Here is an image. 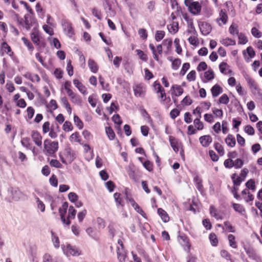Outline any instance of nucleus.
I'll return each mask as SVG.
<instances>
[{
  "label": "nucleus",
  "instance_id": "1",
  "mask_svg": "<svg viewBox=\"0 0 262 262\" xmlns=\"http://www.w3.org/2000/svg\"><path fill=\"white\" fill-rule=\"evenodd\" d=\"M27 195L17 187H11L8 189V194L6 200L9 202L25 200Z\"/></svg>",
  "mask_w": 262,
  "mask_h": 262
},
{
  "label": "nucleus",
  "instance_id": "2",
  "mask_svg": "<svg viewBox=\"0 0 262 262\" xmlns=\"http://www.w3.org/2000/svg\"><path fill=\"white\" fill-rule=\"evenodd\" d=\"M68 207V203H64L62 204V208H60L59 209V212L62 222L64 224L69 225L71 224L70 219H73L75 218L76 214V210L74 208L73 206H70L68 210V219L66 220L64 217V215L66 213Z\"/></svg>",
  "mask_w": 262,
  "mask_h": 262
},
{
  "label": "nucleus",
  "instance_id": "3",
  "mask_svg": "<svg viewBox=\"0 0 262 262\" xmlns=\"http://www.w3.org/2000/svg\"><path fill=\"white\" fill-rule=\"evenodd\" d=\"M58 149V143L57 141H52L46 139L43 142V152L47 155H52Z\"/></svg>",
  "mask_w": 262,
  "mask_h": 262
},
{
  "label": "nucleus",
  "instance_id": "4",
  "mask_svg": "<svg viewBox=\"0 0 262 262\" xmlns=\"http://www.w3.org/2000/svg\"><path fill=\"white\" fill-rule=\"evenodd\" d=\"M185 5L188 7L189 12L193 15H198L200 13L202 6L198 2H192V0H185Z\"/></svg>",
  "mask_w": 262,
  "mask_h": 262
},
{
  "label": "nucleus",
  "instance_id": "5",
  "mask_svg": "<svg viewBox=\"0 0 262 262\" xmlns=\"http://www.w3.org/2000/svg\"><path fill=\"white\" fill-rule=\"evenodd\" d=\"M59 158L61 162L65 164H71L75 159L74 152L70 149H66L59 154Z\"/></svg>",
  "mask_w": 262,
  "mask_h": 262
},
{
  "label": "nucleus",
  "instance_id": "6",
  "mask_svg": "<svg viewBox=\"0 0 262 262\" xmlns=\"http://www.w3.org/2000/svg\"><path fill=\"white\" fill-rule=\"evenodd\" d=\"M170 144L175 152H178L180 150V154L183 159H184V150L182 149L181 143L177 139L172 136H170L169 138Z\"/></svg>",
  "mask_w": 262,
  "mask_h": 262
},
{
  "label": "nucleus",
  "instance_id": "7",
  "mask_svg": "<svg viewBox=\"0 0 262 262\" xmlns=\"http://www.w3.org/2000/svg\"><path fill=\"white\" fill-rule=\"evenodd\" d=\"M61 23L65 34L69 37H72L74 34V31L72 23L66 19H62Z\"/></svg>",
  "mask_w": 262,
  "mask_h": 262
},
{
  "label": "nucleus",
  "instance_id": "8",
  "mask_svg": "<svg viewBox=\"0 0 262 262\" xmlns=\"http://www.w3.org/2000/svg\"><path fill=\"white\" fill-rule=\"evenodd\" d=\"M0 48L1 54L2 56L6 54L9 55L12 60H15L16 56L14 55V52L12 51L10 46L6 42H3L1 43Z\"/></svg>",
  "mask_w": 262,
  "mask_h": 262
},
{
  "label": "nucleus",
  "instance_id": "9",
  "mask_svg": "<svg viewBox=\"0 0 262 262\" xmlns=\"http://www.w3.org/2000/svg\"><path fill=\"white\" fill-rule=\"evenodd\" d=\"M134 95L137 97H143L146 92V87L143 83L136 84L133 86Z\"/></svg>",
  "mask_w": 262,
  "mask_h": 262
},
{
  "label": "nucleus",
  "instance_id": "10",
  "mask_svg": "<svg viewBox=\"0 0 262 262\" xmlns=\"http://www.w3.org/2000/svg\"><path fill=\"white\" fill-rule=\"evenodd\" d=\"M62 248L64 253H65L68 256L70 255L76 256L79 254L77 249L76 248L71 246L69 244L62 246Z\"/></svg>",
  "mask_w": 262,
  "mask_h": 262
},
{
  "label": "nucleus",
  "instance_id": "11",
  "mask_svg": "<svg viewBox=\"0 0 262 262\" xmlns=\"http://www.w3.org/2000/svg\"><path fill=\"white\" fill-rule=\"evenodd\" d=\"M195 112H197L199 114V115L196 116V118L193 121L194 125L198 130H202L204 128V124L203 122L200 121V119L202 117L201 107L197 106Z\"/></svg>",
  "mask_w": 262,
  "mask_h": 262
},
{
  "label": "nucleus",
  "instance_id": "12",
  "mask_svg": "<svg viewBox=\"0 0 262 262\" xmlns=\"http://www.w3.org/2000/svg\"><path fill=\"white\" fill-rule=\"evenodd\" d=\"M200 29L203 35H208L212 30V27L210 24L206 22L201 23L200 25Z\"/></svg>",
  "mask_w": 262,
  "mask_h": 262
},
{
  "label": "nucleus",
  "instance_id": "13",
  "mask_svg": "<svg viewBox=\"0 0 262 262\" xmlns=\"http://www.w3.org/2000/svg\"><path fill=\"white\" fill-rule=\"evenodd\" d=\"M201 145L204 147H208L212 142V138L210 135H204L199 138Z\"/></svg>",
  "mask_w": 262,
  "mask_h": 262
},
{
  "label": "nucleus",
  "instance_id": "14",
  "mask_svg": "<svg viewBox=\"0 0 262 262\" xmlns=\"http://www.w3.org/2000/svg\"><path fill=\"white\" fill-rule=\"evenodd\" d=\"M31 136L35 144L38 146H41L42 145V137L41 135L38 132L33 130L31 132Z\"/></svg>",
  "mask_w": 262,
  "mask_h": 262
},
{
  "label": "nucleus",
  "instance_id": "15",
  "mask_svg": "<svg viewBox=\"0 0 262 262\" xmlns=\"http://www.w3.org/2000/svg\"><path fill=\"white\" fill-rule=\"evenodd\" d=\"M228 19V15L226 13L225 10H221L220 14L219 17L217 18L216 21L220 26L225 25L226 24Z\"/></svg>",
  "mask_w": 262,
  "mask_h": 262
},
{
  "label": "nucleus",
  "instance_id": "16",
  "mask_svg": "<svg viewBox=\"0 0 262 262\" xmlns=\"http://www.w3.org/2000/svg\"><path fill=\"white\" fill-rule=\"evenodd\" d=\"M127 253L124 248H117V258L119 262H125Z\"/></svg>",
  "mask_w": 262,
  "mask_h": 262
},
{
  "label": "nucleus",
  "instance_id": "17",
  "mask_svg": "<svg viewBox=\"0 0 262 262\" xmlns=\"http://www.w3.org/2000/svg\"><path fill=\"white\" fill-rule=\"evenodd\" d=\"M178 241L179 243L184 247L185 250H189L190 245L188 242V239L185 236L180 235L178 236Z\"/></svg>",
  "mask_w": 262,
  "mask_h": 262
},
{
  "label": "nucleus",
  "instance_id": "18",
  "mask_svg": "<svg viewBox=\"0 0 262 262\" xmlns=\"http://www.w3.org/2000/svg\"><path fill=\"white\" fill-rule=\"evenodd\" d=\"M213 98L217 97L223 92V88L217 84L213 85L210 90Z\"/></svg>",
  "mask_w": 262,
  "mask_h": 262
},
{
  "label": "nucleus",
  "instance_id": "19",
  "mask_svg": "<svg viewBox=\"0 0 262 262\" xmlns=\"http://www.w3.org/2000/svg\"><path fill=\"white\" fill-rule=\"evenodd\" d=\"M171 90L173 91L172 95H174L176 96H180L183 93V89L181 85L174 84L171 86Z\"/></svg>",
  "mask_w": 262,
  "mask_h": 262
},
{
  "label": "nucleus",
  "instance_id": "20",
  "mask_svg": "<svg viewBox=\"0 0 262 262\" xmlns=\"http://www.w3.org/2000/svg\"><path fill=\"white\" fill-rule=\"evenodd\" d=\"M188 29L186 31V34L187 35H191V34H195L197 33L196 31L194 28L193 25V21L191 19L188 20Z\"/></svg>",
  "mask_w": 262,
  "mask_h": 262
},
{
  "label": "nucleus",
  "instance_id": "21",
  "mask_svg": "<svg viewBox=\"0 0 262 262\" xmlns=\"http://www.w3.org/2000/svg\"><path fill=\"white\" fill-rule=\"evenodd\" d=\"M167 29L170 33L172 34L176 33L179 30L178 23L172 21L170 24L167 25Z\"/></svg>",
  "mask_w": 262,
  "mask_h": 262
},
{
  "label": "nucleus",
  "instance_id": "22",
  "mask_svg": "<svg viewBox=\"0 0 262 262\" xmlns=\"http://www.w3.org/2000/svg\"><path fill=\"white\" fill-rule=\"evenodd\" d=\"M246 51L248 54L249 57H247L246 51H243V54L245 58L247 61H249L250 58L254 57L255 56V51L251 47H249L247 48Z\"/></svg>",
  "mask_w": 262,
  "mask_h": 262
},
{
  "label": "nucleus",
  "instance_id": "23",
  "mask_svg": "<svg viewBox=\"0 0 262 262\" xmlns=\"http://www.w3.org/2000/svg\"><path fill=\"white\" fill-rule=\"evenodd\" d=\"M214 74L211 69H209L204 73L205 80H203V82L206 83L214 79Z\"/></svg>",
  "mask_w": 262,
  "mask_h": 262
},
{
  "label": "nucleus",
  "instance_id": "24",
  "mask_svg": "<svg viewBox=\"0 0 262 262\" xmlns=\"http://www.w3.org/2000/svg\"><path fill=\"white\" fill-rule=\"evenodd\" d=\"M197 36V33L190 35L188 39L189 43L195 47L198 46L199 44V40Z\"/></svg>",
  "mask_w": 262,
  "mask_h": 262
},
{
  "label": "nucleus",
  "instance_id": "25",
  "mask_svg": "<svg viewBox=\"0 0 262 262\" xmlns=\"http://www.w3.org/2000/svg\"><path fill=\"white\" fill-rule=\"evenodd\" d=\"M88 66L92 72L96 73L98 71V66L94 60L90 59L88 60Z\"/></svg>",
  "mask_w": 262,
  "mask_h": 262
},
{
  "label": "nucleus",
  "instance_id": "26",
  "mask_svg": "<svg viewBox=\"0 0 262 262\" xmlns=\"http://www.w3.org/2000/svg\"><path fill=\"white\" fill-rule=\"evenodd\" d=\"M31 38L33 42L37 45L39 44L40 42V37L39 35V32L37 30H35L33 31L31 34Z\"/></svg>",
  "mask_w": 262,
  "mask_h": 262
},
{
  "label": "nucleus",
  "instance_id": "27",
  "mask_svg": "<svg viewBox=\"0 0 262 262\" xmlns=\"http://www.w3.org/2000/svg\"><path fill=\"white\" fill-rule=\"evenodd\" d=\"M225 142L227 145L231 147L235 145L236 141L234 137L230 134H229L225 139Z\"/></svg>",
  "mask_w": 262,
  "mask_h": 262
},
{
  "label": "nucleus",
  "instance_id": "28",
  "mask_svg": "<svg viewBox=\"0 0 262 262\" xmlns=\"http://www.w3.org/2000/svg\"><path fill=\"white\" fill-rule=\"evenodd\" d=\"M232 206L236 212L242 215H244L245 213V209L242 205L239 204L232 203Z\"/></svg>",
  "mask_w": 262,
  "mask_h": 262
},
{
  "label": "nucleus",
  "instance_id": "29",
  "mask_svg": "<svg viewBox=\"0 0 262 262\" xmlns=\"http://www.w3.org/2000/svg\"><path fill=\"white\" fill-rule=\"evenodd\" d=\"M60 100L63 105L66 108L68 114H71L72 113V108L67 98L66 97H62L60 98Z\"/></svg>",
  "mask_w": 262,
  "mask_h": 262
},
{
  "label": "nucleus",
  "instance_id": "30",
  "mask_svg": "<svg viewBox=\"0 0 262 262\" xmlns=\"http://www.w3.org/2000/svg\"><path fill=\"white\" fill-rule=\"evenodd\" d=\"M158 213L160 216L163 222H167L169 221V216L167 213L162 208H159L158 209Z\"/></svg>",
  "mask_w": 262,
  "mask_h": 262
},
{
  "label": "nucleus",
  "instance_id": "31",
  "mask_svg": "<svg viewBox=\"0 0 262 262\" xmlns=\"http://www.w3.org/2000/svg\"><path fill=\"white\" fill-rule=\"evenodd\" d=\"M70 99L71 102L75 104L78 105H81L82 103V100L80 96L75 94L73 96H72Z\"/></svg>",
  "mask_w": 262,
  "mask_h": 262
},
{
  "label": "nucleus",
  "instance_id": "32",
  "mask_svg": "<svg viewBox=\"0 0 262 262\" xmlns=\"http://www.w3.org/2000/svg\"><path fill=\"white\" fill-rule=\"evenodd\" d=\"M169 60L172 61V69L174 70H178L181 64V60L178 58L172 60V57H169Z\"/></svg>",
  "mask_w": 262,
  "mask_h": 262
},
{
  "label": "nucleus",
  "instance_id": "33",
  "mask_svg": "<svg viewBox=\"0 0 262 262\" xmlns=\"http://www.w3.org/2000/svg\"><path fill=\"white\" fill-rule=\"evenodd\" d=\"M69 140L71 142L80 143V136L78 132L73 133L70 137Z\"/></svg>",
  "mask_w": 262,
  "mask_h": 262
},
{
  "label": "nucleus",
  "instance_id": "34",
  "mask_svg": "<svg viewBox=\"0 0 262 262\" xmlns=\"http://www.w3.org/2000/svg\"><path fill=\"white\" fill-rule=\"evenodd\" d=\"M228 239L229 241V243L230 246L232 247L233 248H236L237 247V244L236 242L235 241V237L234 235L232 234H229L228 236Z\"/></svg>",
  "mask_w": 262,
  "mask_h": 262
},
{
  "label": "nucleus",
  "instance_id": "35",
  "mask_svg": "<svg viewBox=\"0 0 262 262\" xmlns=\"http://www.w3.org/2000/svg\"><path fill=\"white\" fill-rule=\"evenodd\" d=\"M220 42L222 45L225 46H233L235 45V41L229 38L222 39Z\"/></svg>",
  "mask_w": 262,
  "mask_h": 262
},
{
  "label": "nucleus",
  "instance_id": "36",
  "mask_svg": "<svg viewBox=\"0 0 262 262\" xmlns=\"http://www.w3.org/2000/svg\"><path fill=\"white\" fill-rule=\"evenodd\" d=\"M35 199L37 208L42 212H44L45 210V205L44 203L37 196H35Z\"/></svg>",
  "mask_w": 262,
  "mask_h": 262
},
{
  "label": "nucleus",
  "instance_id": "37",
  "mask_svg": "<svg viewBox=\"0 0 262 262\" xmlns=\"http://www.w3.org/2000/svg\"><path fill=\"white\" fill-rule=\"evenodd\" d=\"M210 213L212 216L214 217L216 219H222V216L221 214H220L217 210L212 206L210 207Z\"/></svg>",
  "mask_w": 262,
  "mask_h": 262
},
{
  "label": "nucleus",
  "instance_id": "38",
  "mask_svg": "<svg viewBox=\"0 0 262 262\" xmlns=\"http://www.w3.org/2000/svg\"><path fill=\"white\" fill-rule=\"evenodd\" d=\"M194 181L197 189L200 192H202L203 190V187L202 184L201 179L199 177L196 176L194 178Z\"/></svg>",
  "mask_w": 262,
  "mask_h": 262
},
{
  "label": "nucleus",
  "instance_id": "39",
  "mask_svg": "<svg viewBox=\"0 0 262 262\" xmlns=\"http://www.w3.org/2000/svg\"><path fill=\"white\" fill-rule=\"evenodd\" d=\"M52 235V241L55 248H58L60 246V242L58 237L53 231L51 232Z\"/></svg>",
  "mask_w": 262,
  "mask_h": 262
},
{
  "label": "nucleus",
  "instance_id": "40",
  "mask_svg": "<svg viewBox=\"0 0 262 262\" xmlns=\"http://www.w3.org/2000/svg\"><path fill=\"white\" fill-rule=\"evenodd\" d=\"M74 121L75 124L79 129H82L83 127V123L81 120L76 115L74 116Z\"/></svg>",
  "mask_w": 262,
  "mask_h": 262
},
{
  "label": "nucleus",
  "instance_id": "41",
  "mask_svg": "<svg viewBox=\"0 0 262 262\" xmlns=\"http://www.w3.org/2000/svg\"><path fill=\"white\" fill-rule=\"evenodd\" d=\"M156 2L155 1H150L146 3V7L147 11L149 12L154 11L155 9Z\"/></svg>",
  "mask_w": 262,
  "mask_h": 262
},
{
  "label": "nucleus",
  "instance_id": "42",
  "mask_svg": "<svg viewBox=\"0 0 262 262\" xmlns=\"http://www.w3.org/2000/svg\"><path fill=\"white\" fill-rule=\"evenodd\" d=\"M105 132L110 140H112L115 138V134L111 127H106Z\"/></svg>",
  "mask_w": 262,
  "mask_h": 262
},
{
  "label": "nucleus",
  "instance_id": "43",
  "mask_svg": "<svg viewBox=\"0 0 262 262\" xmlns=\"http://www.w3.org/2000/svg\"><path fill=\"white\" fill-rule=\"evenodd\" d=\"M214 148L221 156H223L225 154L224 148L219 143H215L214 144Z\"/></svg>",
  "mask_w": 262,
  "mask_h": 262
},
{
  "label": "nucleus",
  "instance_id": "44",
  "mask_svg": "<svg viewBox=\"0 0 262 262\" xmlns=\"http://www.w3.org/2000/svg\"><path fill=\"white\" fill-rule=\"evenodd\" d=\"M153 87L154 91L157 93L159 94L160 92L162 91L164 89L162 88L159 82L157 81H155L153 83Z\"/></svg>",
  "mask_w": 262,
  "mask_h": 262
},
{
  "label": "nucleus",
  "instance_id": "45",
  "mask_svg": "<svg viewBox=\"0 0 262 262\" xmlns=\"http://www.w3.org/2000/svg\"><path fill=\"white\" fill-rule=\"evenodd\" d=\"M230 33L234 36L238 34V27L235 24H232L229 29Z\"/></svg>",
  "mask_w": 262,
  "mask_h": 262
},
{
  "label": "nucleus",
  "instance_id": "46",
  "mask_svg": "<svg viewBox=\"0 0 262 262\" xmlns=\"http://www.w3.org/2000/svg\"><path fill=\"white\" fill-rule=\"evenodd\" d=\"M21 40L23 41L24 45L28 48V50L30 51H33L34 50V47L32 46L31 42L25 37H22Z\"/></svg>",
  "mask_w": 262,
  "mask_h": 262
},
{
  "label": "nucleus",
  "instance_id": "47",
  "mask_svg": "<svg viewBox=\"0 0 262 262\" xmlns=\"http://www.w3.org/2000/svg\"><path fill=\"white\" fill-rule=\"evenodd\" d=\"M165 36V32L163 31L158 30L156 32L155 39L157 41L161 40Z\"/></svg>",
  "mask_w": 262,
  "mask_h": 262
},
{
  "label": "nucleus",
  "instance_id": "48",
  "mask_svg": "<svg viewBox=\"0 0 262 262\" xmlns=\"http://www.w3.org/2000/svg\"><path fill=\"white\" fill-rule=\"evenodd\" d=\"M114 197L117 204V206L121 205V206H123V204L122 203V200L120 198V194L119 193H115L114 194Z\"/></svg>",
  "mask_w": 262,
  "mask_h": 262
},
{
  "label": "nucleus",
  "instance_id": "49",
  "mask_svg": "<svg viewBox=\"0 0 262 262\" xmlns=\"http://www.w3.org/2000/svg\"><path fill=\"white\" fill-rule=\"evenodd\" d=\"M209 239L211 245L213 246H216L218 243V239L216 235L214 233H211L209 235Z\"/></svg>",
  "mask_w": 262,
  "mask_h": 262
},
{
  "label": "nucleus",
  "instance_id": "50",
  "mask_svg": "<svg viewBox=\"0 0 262 262\" xmlns=\"http://www.w3.org/2000/svg\"><path fill=\"white\" fill-rule=\"evenodd\" d=\"M158 94V97L160 99V101L161 103H164L167 99V98L166 97V93L164 90L160 92ZM168 99L169 101L170 100L169 97H168Z\"/></svg>",
  "mask_w": 262,
  "mask_h": 262
},
{
  "label": "nucleus",
  "instance_id": "51",
  "mask_svg": "<svg viewBox=\"0 0 262 262\" xmlns=\"http://www.w3.org/2000/svg\"><path fill=\"white\" fill-rule=\"evenodd\" d=\"M229 102V98L227 94L222 95L219 98V102L224 104H227Z\"/></svg>",
  "mask_w": 262,
  "mask_h": 262
},
{
  "label": "nucleus",
  "instance_id": "52",
  "mask_svg": "<svg viewBox=\"0 0 262 262\" xmlns=\"http://www.w3.org/2000/svg\"><path fill=\"white\" fill-rule=\"evenodd\" d=\"M196 79V72L194 70L191 71L187 75V79L189 81H194Z\"/></svg>",
  "mask_w": 262,
  "mask_h": 262
},
{
  "label": "nucleus",
  "instance_id": "53",
  "mask_svg": "<svg viewBox=\"0 0 262 262\" xmlns=\"http://www.w3.org/2000/svg\"><path fill=\"white\" fill-rule=\"evenodd\" d=\"M50 164L51 166L58 168H61L62 167V164L59 161L56 159L51 160L50 162Z\"/></svg>",
  "mask_w": 262,
  "mask_h": 262
},
{
  "label": "nucleus",
  "instance_id": "54",
  "mask_svg": "<svg viewBox=\"0 0 262 262\" xmlns=\"http://www.w3.org/2000/svg\"><path fill=\"white\" fill-rule=\"evenodd\" d=\"M247 82L250 88L257 90V85L256 82L252 78H248L247 79Z\"/></svg>",
  "mask_w": 262,
  "mask_h": 262
},
{
  "label": "nucleus",
  "instance_id": "55",
  "mask_svg": "<svg viewBox=\"0 0 262 262\" xmlns=\"http://www.w3.org/2000/svg\"><path fill=\"white\" fill-rule=\"evenodd\" d=\"M244 130L247 134L251 136L253 135L255 133L254 128L250 125H246L245 127Z\"/></svg>",
  "mask_w": 262,
  "mask_h": 262
},
{
  "label": "nucleus",
  "instance_id": "56",
  "mask_svg": "<svg viewBox=\"0 0 262 262\" xmlns=\"http://www.w3.org/2000/svg\"><path fill=\"white\" fill-rule=\"evenodd\" d=\"M105 10L108 16L110 17L115 16L116 14L115 11L112 8L110 5H108L107 7L105 6Z\"/></svg>",
  "mask_w": 262,
  "mask_h": 262
},
{
  "label": "nucleus",
  "instance_id": "57",
  "mask_svg": "<svg viewBox=\"0 0 262 262\" xmlns=\"http://www.w3.org/2000/svg\"><path fill=\"white\" fill-rule=\"evenodd\" d=\"M238 43L239 44L245 45L248 42L247 38L242 33L238 34Z\"/></svg>",
  "mask_w": 262,
  "mask_h": 262
},
{
  "label": "nucleus",
  "instance_id": "58",
  "mask_svg": "<svg viewBox=\"0 0 262 262\" xmlns=\"http://www.w3.org/2000/svg\"><path fill=\"white\" fill-rule=\"evenodd\" d=\"M235 176V174H234L232 177V180H233V182L234 183V187H235V188H238V187L240 185L242 181V180L239 177H237V178H235V177H234Z\"/></svg>",
  "mask_w": 262,
  "mask_h": 262
},
{
  "label": "nucleus",
  "instance_id": "59",
  "mask_svg": "<svg viewBox=\"0 0 262 262\" xmlns=\"http://www.w3.org/2000/svg\"><path fill=\"white\" fill-rule=\"evenodd\" d=\"M73 128L72 124L69 121H66L63 125V129L66 132L71 131Z\"/></svg>",
  "mask_w": 262,
  "mask_h": 262
},
{
  "label": "nucleus",
  "instance_id": "60",
  "mask_svg": "<svg viewBox=\"0 0 262 262\" xmlns=\"http://www.w3.org/2000/svg\"><path fill=\"white\" fill-rule=\"evenodd\" d=\"M189 68L190 64L189 63L186 62L184 63L180 72V74L182 76H184Z\"/></svg>",
  "mask_w": 262,
  "mask_h": 262
},
{
  "label": "nucleus",
  "instance_id": "61",
  "mask_svg": "<svg viewBox=\"0 0 262 262\" xmlns=\"http://www.w3.org/2000/svg\"><path fill=\"white\" fill-rule=\"evenodd\" d=\"M246 185L247 188L252 190H255V182L253 180L250 179L246 183Z\"/></svg>",
  "mask_w": 262,
  "mask_h": 262
},
{
  "label": "nucleus",
  "instance_id": "62",
  "mask_svg": "<svg viewBox=\"0 0 262 262\" xmlns=\"http://www.w3.org/2000/svg\"><path fill=\"white\" fill-rule=\"evenodd\" d=\"M183 105H189L192 103V99L189 96H186L181 101Z\"/></svg>",
  "mask_w": 262,
  "mask_h": 262
},
{
  "label": "nucleus",
  "instance_id": "63",
  "mask_svg": "<svg viewBox=\"0 0 262 262\" xmlns=\"http://www.w3.org/2000/svg\"><path fill=\"white\" fill-rule=\"evenodd\" d=\"M68 198L69 200L73 203L76 202L78 199V195L75 192L69 193Z\"/></svg>",
  "mask_w": 262,
  "mask_h": 262
},
{
  "label": "nucleus",
  "instance_id": "64",
  "mask_svg": "<svg viewBox=\"0 0 262 262\" xmlns=\"http://www.w3.org/2000/svg\"><path fill=\"white\" fill-rule=\"evenodd\" d=\"M228 67V64L226 62H222L219 66V69L221 73L224 74L227 73V68Z\"/></svg>",
  "mask_w": 262,
  "mask_h": 262
}]
</instances>
